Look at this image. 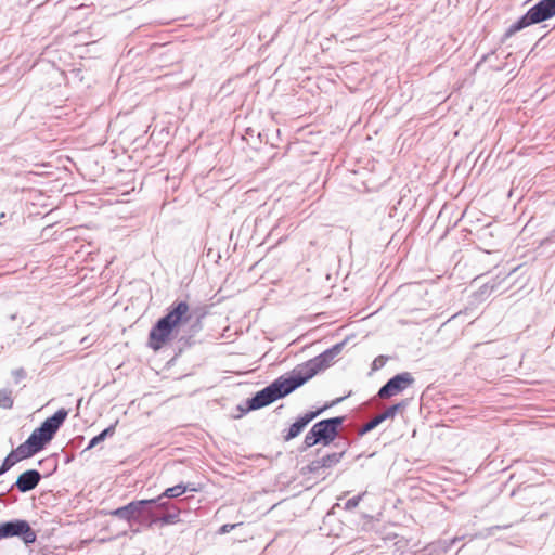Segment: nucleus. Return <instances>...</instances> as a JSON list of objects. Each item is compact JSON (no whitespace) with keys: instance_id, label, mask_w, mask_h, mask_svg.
Segmentation results:
<instances>
[{"instance_id":"obj_10","label":"nucleus","mask_w":555,"mask_h":555,"mask_svg":"<svg viewBox=\"0 0 555 555\" xmlns=\"http://www.w3.org/2000/svg\"><path fill=\"white\" fill-rule=\"evenodd\" d=\"M414 378L409 372H403L391 377L378 390V397L382 399L390 398L413 385Z\"/></svg>"},{"instance_id":"obj_21","label":"nucleus","mask_w":555,"mask_h":555,"mask_svg":"<svg viewBox=\"0 0 555 555\" xmlns=\"http://www.w3.org/2000/svg\"><path fill=\"white\" fill-rule=\"evenodd\" d=\"M364 495H365V492L347 500V502L345 503V509L350 511V509L356 508Z\"/></svg>"},{"instance_id":"obj_30","label":"nucleus","mask_w":555,"mask_h":555,"mask_svg":"<svg viewBox=\"0 0 555 555\" xmlns=\"http://www.w3.org/2000/svg\"><path fill=\"white\" fill-rule=\"evenodd\" d=\"M57 468V464L54 462L53 464V472Z\"/></svg>"},{"instance_id":"obj_8","label":"nucleus","mask_w":555,"mask_h":555,"mask_svg":"<svg viewBox=\"0 0 555 555\" xmlns=\"http://www.w3.org/2000/svg\"><path fill=\"white\" fill-rule=\"evenodd\" d=\"M42 479V475L37 469H27L18 475L16 481L10 487L7 492L0 493V503L9 504L15 503L17 498L10 495V491L16 488L20 492L26 493L34 490Z\"/></svg>"},{"instance_id":"obj_17","label":"nucleus","mask_w":555,"mask_h":555,"mask_svg":"<svg viewBox=\"0 0 555 555\" xmlns=\"http://www.w3.org/2000/svg\"><path fill=\"white\" fill-rule=\"evenodd\" d=\"M18 463V457L11 451L0 465V476L9 472L15 464Z\"/></svg>"},{"instance_id":"obj_25","label":"nucleus","mask_w":555,"mask_h":555,"mask_svg":"<svg viewBox=\"0 0 555 555\" xmlns=\"http://www.w3.org/2000/svg\"><path fill=\"white\" fill-rule=\"evenodd\" d=\"M495 288V284H485L481 288H480V292L481 294H491Z\"/></svg>"},{"instance_id":"obj_23","label":"nucleus","mask_w":555,"mask_h":555,"mask_svg":"<svg viewBox=\"0 0 555 555\" xmlns=\"http://www.w3.org/2000/svg\"><path fill=\"white\" fill-rule=\"evenodd\" d=\"M387 361V358L383 357V356H379L377 357L374 361H373V370H379L380 367H383L385 365Z\"/></svg>"},{"instance_id":"obj_4","label":"nucleus","mask_w":555,"mask_h":555,"mask_svg":"<svg viewBox=\"0 0 555 555\" xmlns=\"http://www.w3.org/2000/svg\"><path fill=\"white\" fill-rule=\"evenodd\" d=\"M345 347V341L338 343L333 347L326 349L321 354L308 360L307 362L297 365L293 371V375L302 386L306 382L317 375L319 372L327 369L334 363L335 358L341 352Z\"/></svg>"},{"instance_id":"obj_26","label":"nucleus","mask_w":555,"mask_h":555,"mask_svg":"<svg viewBox=\"0 0 555 555\" xmlns=\"http://www.w3.org/2000/svg\"><path fill=\"white\" fill-rule=\"evenodd\" d=\"M511 527V525H504V526H494V527H491L489 528V533H493L495 530H500V529H508Z\"/></svg>"},{"instance_id":"obj_12","label":"nucleus","mask_w":555,"mask_h":555,"mask_svg":"<svg viewBox=\"0 0 555 555\" xmlns=\"http://www.w3.org/2000/svg\"><path fill=\"white\" fill-rule=\"evenodd\" d=\"M36 436L29 435V437L21 443L16 449L12 450V452L18 457V462L24 459H29L40 452L44 447L35 438Z\"/></svg>"},{"instance_id":"obj_18","label":"nucleus","mask_w":555,"mask_h":555,"mask_svg":"<svg viewBox=\"0 0 555 555\" xmlns=\"http://www.w3.org/2000/svg\"><path fill=\"white\" fill-rule=\"evenodd\" d=\"M383 418L379 414L374 416L372 420H370L367 423H365L358 431L360 436H363L367 434L369 431L373 430L375 427H377L380 423H383Z\"/></svg>"},{"instance_id":"obj_5","label":"nucleus","mask_w":555,"mask_h":555,"mask_svg":"<svg viewBox=\"0 0 555 555\" xmlns=\"http://www.w3.org/2000/svg\"><path fill=\"white\" fill-rule=\"evenodd\" d=\"M553 16H555V0H540L507 28L504 39L512 37L530 25L542 23Z\"/></svg>"},{"instance_id":"obj_6","label":"nucleus","mask_w":555,"mask_h":555,"mask_svg":"<svg viewBox=\"0 0 555 555\" xmlns=\"http://www.w3.org/2000/svg\"><path fill=\"white\" fill-rule=\"evenodd\" d=\"M344 421V416H336L315 423L305 436L304 443L306 448H311L317 443L330 444L337 437L338 428Z\"/></svg>"},{"instance_id":"obj_13","label":"nucleus","mask_w":555,"mask_h":555,"mask_svg":"<svg viewBox=\"0 0 555 555\" xmlns=\"http://www.w3.org/2000/svg\"><path fill=\"white\" fill-rule=\"evenodd\" d=\"M112 514L119 519L126 520L132 527L139 521V501H132L126 506L116 508Z\"/></svg>"},{"instance_id":"obj_7","label":"nucleus","mask_w":555,"mask_h":555,"mask_svg":"<svg viewBox=\"0 0 555 555\" xmlns=\"http://www.w3.org/2000/svg\"><path fill=\"white\" fill-rule=\"evenodd\" d=\"M16 538L26 546L37 541V532L26 519L13 518L0 522V540Z\"/></svg>"},{"instance_id":"obj_11","label":"nucleus","mask_w":555,"mask_h":555,"mask_svg":"<svg viewBox=\"0 0 555 555\" xmlns=\"http://www.w3.org/2000/svg\"><path fill=\"white\" fill-rule=\"evenodd\" d=\"M326 406L318 409L317 411L306 412L304 415L299 416L287 430L283 433V439L285 441H289L301 434V431L306 428V426L312 422L317 416H319Z\"/></svg>"},{"instance_id":"obj_14","label":"nucleus","mask_w":555,"mask_h":555,"mask_svg":"<svg viewBox=\"0 0 555 555\" xmlns=\"http://www.w3.org/2000/svg\"><path fill=\"white\" fill-rule=\"evenodd\" d=\"M115 433V425H111L103 429L100 434L94 436L88 443L85 450H90L98 446L99 443L103 442L107 437L113 436Z\"/></svg>"},{"instance_id":"obj_3","label":"nucleus","mask_w":555,"mask_h":555,"mask_svg":"<svg viewBox=\"0 0 555 555\" xmlns=\"http://www.w3.org/2000/svg\"><path fill=\"white\" fill-rule=\"evenodd\" d=\"M299 387V382H297L292 372L289 374L282 375L258 391L253 398L248 399L246 402L247 409L245 411H253L267 406L275 400L286 397Z\"/></svg>"},{"instance_id":"obj_20","label":"nucleus","mask_w":555,"mask_h":555,"mask_svg":"<svg viewBox=\"0 0 555 555\" xmlns=\"http://www.w3.org/2000/svg\"><path fill=\"white\" fill-rule=\"evenodd\" d=\"M13 406L12 392L8 389L0 390V408L11 409Z\"/></svg>"},{"instance_id":"obj_31","label":"nucleus","mask_w":555,"mask_h":555,"mask_svg":"<svg viewBox=\"0 0 555 555\" xmlns=\"http://www.w3.org/2000/svg\"><path fill=\"white\" fill-rule=\"evenodd\" d=\"M87 341V337L81 339V344H85Z\"/></svg>"},{"instance_id":"obj_24","label":"nucleus","mask_w":555,"mask_h":555,"mask_svg":"<svg viewBox=\"0 0 555 555\" xmlns=\"http://www.w3.org/2000/svg\"><path fill=\"white\" fill-rule=\"evenodd\" d=\"M236 526H237V525H235V524H225V525H223V526L220 528L219 532H220V533H229V532H231V531H232Z\"/></svg>"},{"instance_id":"obj_2","label":"nucleus","mask_w":555,"mask_h":555,"mask_svg":"<svg viewBox=\"0 0 555 555\" xmlns=\"http://www.w3.org/2000/svg\"><path fill=\"white\" fill-rule=\"evenodd\" d=\"M191 319L190 307L186 301H175L168 313L160 318L150 333V346L157 350L169 338L172 330L182 322Z\"/></svg>"},{"instance_id":"obj_27","label":"nucleus","mask_w":555,"mask_h":555,"mask_svg":"<svg viewBox=\"0 0 555 555\" xmlns=\"http://www.w3.org/2000/svg\"><path fill=\"white\" fill-rule=\"evenodd\" d=\"M14 374L16 375V377H20V378H23L26 375V373H25V371L23 369L16 370L14 372Z\"/></svg>"},{"instance_id":"obj_19","label":"nucleus","mask_w":555,"mask_h":555,"mask_svg":"<svg viewBox=\"0 0 555 555\" xmlns=\"http://www.w3.org/2000/svg\"><path fill=\"white\" fill-rule=\"evenodd\" d=\"M405 403L399 402L397 404L388 406L384 412L379 413L383 421H386L387 418H392L398 413L399 410L404 409Z\"/></svg>"},{"instance_id":"obj_1","label":"nucleus","mask_w":555,"mask_h":555,"mask_svg":"<svg viewBox=\"0 0 555 555\" xmlns=\"http://www.w3.org/2000/svg\"><path fill=\"white\" fill-rule=\"evenodd\" d=\"M181 509L176 504L158 496L155 500H141V526L163 528L180 521Z\"/></svg>"},{"instance_id":"obj_28","label":"nucleus","mask_w":555,"mask_h":555,"mask_svg":"<svg viewBox=\"0 0 555 555\" xmlns=\"http://www.w3.org/2000/svg\"><path fill=\"white\" fill-rule=\"evenodd\" d=\"M481 234H482V235H488V234H489V235H491V232L489 231V229H488V227H487L486 229H482V230H481Z\"/></svg>"},{"instance_id":"obj_29","label":"nucleus","mask_w":555,"mask_h":555,"mask_svg":"<svg viewBox=\"0 0 555 555\" xmlns=\"http://www.w3.org/2000/svg\"><path fill=\"white\" fill-rule=\"evenodd\" d=\"M10 319H11L12 321H14V320L16 319V314H11V315H10Z\"/></svg>"},{"instance_id":"obj_15","label":"nucleus","mask_w":555,"mask_h":555,"mask_svg":"<svg viewBox=\"0 0 555 555\" xmlns=\"http://www.w3.org/2000/svg\"><path fill=\"white\" fill-rule=\"evenodd\" d=\"M189 490V487L184 483H178L173 487H170V488H167L163 494L160 496L164 498H167V499H175V498H178L180 495H182L183 493H185L186 491Z\"/></svg>"},{"instance_id":"obj_16","label":"nucleus","mask_w":555,"mask_h":555,"mask_svg":"<svg viewBox=\"0 0 555 555\" xmlns=\"http://www.w3.org/2000/svg\"><path fill=\"white\" fill-rule=\"evenodd\" d=\"M344 454H345V452L341 451V452H334V453L324 455L321 457V460H322L321 465H324L325 468H330V467L336 465L337 463H339V461L341 460Z\"/></svg>"},{"instance_id":"obj_22","label":"nucleus","mask_w":555,"mask_h":555,"mask_svg":"<svg viewBox=\"0 0 555 555\" xmlns=\"http://www.w3.org/2000/svg\"><path fill=\"white\" fill-rule=\"evenodd\" d=\"M321 464H322V460L321 459L313 460L308 465V470L310 473H313V474L319 473L320 469L325 468L324 465H321Z\"/></svg>"},{"instance_id":"obj_9","label":"nucleus","mask_w":555,"mask_h":555,"mask_svg":"<svg viewBox=\"0 0 555 555\" xmlns=\"http://www.w3.org/2000/svg\"><path fill=\"white\" fill-rule=\"evenodd\" d=\"M67 415L68 410L64 408L59 409L53 415L47 417L41 425L31 433V435L36 436V440L44 447L53 439L54 435L67 418Z\"/></svg>"}]
</instances>
